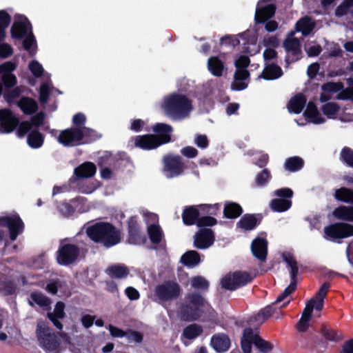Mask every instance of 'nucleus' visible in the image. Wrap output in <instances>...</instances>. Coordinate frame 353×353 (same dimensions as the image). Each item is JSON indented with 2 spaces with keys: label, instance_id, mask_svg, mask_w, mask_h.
Returning <instances> with one entry per match:
<instances>
[{
  "label": "nucleus",
  "instance_id": "obj_1",
  "mask_svg": "<svg viewBox=\"0 0 353 353\" xmlns=\"http://www.w3.org/2000/svg\"><path fill=\"white\" fill-rule=\"evenodd\" d=\"M85 233L90 240L108 249L122 241L121 230L110 222L99 221L86 228Z\"/></svg>",
  "mask_w": 353,
  "mask_h": 353
},
{
  "label": "nucleus",
  "instance_id": "obj_2",
  "mask_svg": "<svg viewBox=\"0 0 353 353\" xmlns=\"http://www.w3.org/2000/svg\"><path fill=\"white\" fill-rule=\"evenodd\" d=\"M163 108L168 117L174 120H181L189 115L192 105L185 95L174 92L165 98Z\"/></svg>",
  "mask_w": 353,
  "mask_h": 353
},
{
  "label": "nucleus",
  "instance_id": "obj_3",
  "mask_svg": "<svg viewBox=\"0 0 353 353\" xmlns=\"http://www.w3.org/2000/svg\"><path fill=\"white\" fill-rule=\"evenodd\" d=\"M163 172L168 178H174L182 174L185 168L194 170L196 168V165L193 162H184L179 155L166 154L163 157Z\"/></svg>",
  "mask_w": 353,
  "mask_h": 353
},
{
  "label": "nucleus",
  "instance_id": "obj_4",
  "mask_svg": "<svg viewBox=\"0 0 353 353\" xmlns=\"http://www.w3.org/2000/svg\"><path fill=\"white\" fill-rule=\"evenodd\" d=\"M61 241L56 252V261L60 265L69 266L75 263L81 254V249L77 244Z\"/></svg>",
  "mask_w": 353,
  "mask_h": 353
},
{
  "label": "nucleus",
  "instance_id": "obj_5",
  "mask_svg": "<svg viewBox=\"0 0 353 353\" xmlns=\"http://www.w3.org/2000/svg\"><path fill=\"white\" fill-rule=\"evenodd\" d=\"M254 279L246 271H235L224 276L220 281V285L223 289L234 291L250 283Z\"/></svg>",
  "mask_w": 353,
  "mask_h": 353
},
{
  "label": "nucleus",
  "instance_id": "obj_6",
  "mask_svg": "<svg viewBox=\"0 0 353 353\" xmlns=\"http://www.w3.org/2000/svg\"><path fill=\"white\" fill-rule=\"evenodd\" d=\"M289 303L290 301L283 303L281 305H279V303L275 302L272 303L261 310L256 315L251 316L248 320V324L251 326L258 327L270 316L276 319H280L283 315L281 309L285 307Z\"/></svg>",
  "mask_w": 353,
  "mask_h": 353
},
{
  "label": "nucleus",
  "instance_id": "obj_7",
  "mask_svg": "<svg viewBox=\"0 0 353 353\" xmlns=\"http://www.w3.org/2000/svg\"><path fill=\"white\" fill-rule=\"evenodd\" d=\"M37 336L40 345L48 352L57 350L59 347V343L51 330L45 322H40L37 326Z\"/></svg>",
  "mask_w": 353,
  "mask_h": 353
},
{
  "label": "nucleus",
  "instance_id": "obj_8",
  "mask_svg": "<svg viewBox=\"0 0 353 353\" xmlns=\"http://www.w3.org/2000/svg\"><path fill=\"white\" fill-rule=\"evenodd\" d=\"M179 316L185 321L199 319V292L188 294L185 304L180 309Z\"/></svg>",
  "mask_w": 353,
  "mask_h": 353
},
{
  "label": "nucleus",
  "instance_id": "obj_9",
  "mask_svg": "<svg viewBox=\"0 0 353 353\" xmlns=\"http://www.w3.org/2000/svg\"><path fill=\"white\" fill-rule=\"evenodd\" d=\"M324 233L332 241L347 238L353 236V225L343 222L332 223L324 228Z\"/></svg>",
  "mask_w": 353,
  "mask_h": 353
},
{
  "label": "nucleus",
  "instance_id": "obj_10",
  "mask_svg": "<svg viewBox=\"0 0 353 353\" xmlns=\"http://www.w3.org/2000/svg\"><path fill=\"white\" fill-rule=\"evenodd\" d=\"M179 285L172 281H165L156 286L154 293L161 301H168L176 299L180 294Z\"/></svg>",
  "mask_w": 353,
  "mask_h": 353
},
{
  "label": "nucleus",
  "instance_id": "obj_11",
  "mask_svg": "<svg viewBox=\"0 0 353 353\" xmlns=\"http://www.w3.org/2000/svg\"><path fill=\"white\" fill-rule=\"evenodd\" d=\"M0 224L3 228L8 229L10 239L14 241L23 232L24 223L18 214L0 217Z\"/></svg>",
  "mask_w": 353,
  "mask_h": 353
},
{
  "label": "nucleus",
  "instance_id": "obj_12",
  "mask_svg": "<svg viewBox=\"0 0 353 353\" xmlns=\"http://www.w3.org/2000/svg\"><path fill=\"white\" fill-rule=\"evenodd\" d=\"M58 142L65 147L82 145L81 128H69L61 130L57 137Z\"/></svg>",
  "mask_w": 353,
  "mask_h": 353
},
{
  "label": "nucleus",
  "instance_id": "obj_13",
  "mask_svg": "<svg viewBox=\"0 0 353 353\" xmlns=\"http://www.w3.org/2000/svg\"><path fill=\"white\" fill-rule=\"evenodd\" d=\"M200 322L208 328L214 327L218 322V314L200 294Z\"/></svg>",
  "mask_w": 353,
  "mask_h": 353
},
{
  "label": "nucleus",
  "instance_id": "obj_14",
  "mask_svg": "<svg viewBox=\"0 0 353 353\" xmlns=\"http://www.w3.org/2000/svg\"><path fill=\"white\" fill-rule=\"evenodd\" d=\"M19 125V119L9 108L0 110V132L8 134L13 132Z\"/></svg>",
  "mask_w": 353,
  "mask_h": 353
},
{
  "label": "nucleus",
  "instance_id": "obj_15",
  "mask_svg": "<svg viewBox=\"0 0 353 353\" xmlns=\"http://www.w3.org/2000/svg\"><path fill=\"white\" fill-rule=\"evenodd\" d=\"M128 241L130 244H144L146 237L142 234L137 216H130L128 221Z\"/></svg>",
  "mask_w": 353,
  "mask_h": 353
},
{
  "label": "nucleus",
  "instance_id": "obj_16",
  "mask_svg": "<svg viewBox=\"0 0 353 353\" xmlns=\"http://www.w3.org/2000/svg\"><path fill=\"white\" fill-rule=\"evenodd\" d=\"M32 32V26L28 19L23 16L20 20L15 21L10 28L11 37L15 40H21Z\"/></svg>",
  "mask_w": 353,
  "mask_h": 353
},
{
  "label": "nucleus",
  "instance_id": "obj_17",
  "mask_svg": "<svg viewBox=\"0 0 353 353\" xmlns=\"http://www.w3.org/2000/svg\"><path fill=\"white\" fill-rule=\"evenodd\" d=\"M283 47L287 52H290L292 58L287 56L285 61L288 66L290 63L299 61L301 58V45L296 37L287 38L283 42Z\"/></svg>",
  "mask_w": 353,
  "mask_h": 353
},
{
  "label": "nucleus",
  "instance_id": "obj_18",
  "mask_svg": "<svg viewBox=\"0 0 353 353\" xmlns=\"http://www.w3.org/2000/svg\"><path fill=\"white\" fill-rule=\"evenodd\" d=\"M16 65L11 61H6L0 65V79L6 88H13L17 83L16 76L12 72Z\"/></svg>",
  "mask_w": 353,
  "mask_h": 353
},
{
  "label": "nucleus",
  "instance_id": "obj_19",
  "mask_svg": "<svg viewBox=\"0 0 353 353\" xmlns=\"http://www.w3.org/2000/svg\"><path fill=\"white\" fill-rule=\"evenodd\" d=\"M155 133L154 137L160 145L166 144L171 141V133L173 131L172 127L167 123H157L152 127Z\"/></svg>",
  "mask_w": 353,
  "mask_h": 353
},
{
  "label": "nucleus",
  "instance_id": "obj_20",
  "mask_svg": "<svg viewBox=\"0 0 353 353\" xmlns=\"http://www.w3.org/2000/svg\"><path fill=\"white\" fill-rule=\"evenodd\" d=\"M262 218L261 214H245L237 222L236 226L245 231H250L261 223Z\"/></svg>",
  "mask_w": 353,
  "mask_h": 353
},
{
  "label": "nucleus",
  "instance_id": "obj_21",
  "mask_svg": "<svg viewBox=\"0 0 353 353\" xmlns=\"http://www.w3.org/2000/svg\"><path fill=\"white\" fill-rule=\"evenodd\" d=\"M207 68L214 77H221L228 70L225 61L219 56H211L208 58Z\"/></svg>",
  "mask_w": 353,
  "mask_h": 353
},
{
  "label": "nucleus",
  "instance_id": "obj_22",
  "mask_svg": "<svg viewBox=\"0 0 353 353\" xmlns=\"http://www.w3.org/2000/svg\"><path fill=\"white\" fill-rule=\"evenodd\" d=\"M251 251L254 257L261 261H265L268 255V241L257 237L251 243Z\"/></svg>",
  "mask_w": 353,
  "mask_h": 353
},
{
  "label": "nucleus",
  "instance_id": "obj_23",
  "mask_svg": "<svg viewBox=\"0 0 353 353\" xmlns=\"http://www.w3.org/2000/svg\"><path fill=\"white\" fill-rule=\"evenodd\" d=\"M210 344L216 352L224 353L230 349L231 341L226 334L218 333L212 336Z\"/></svg>",
  "mask_w": 353,
  "mask_h": 353
},
{
  "label": "nucleus",
  "instance_id": "obj_24",
  "mask_svg": "<svg viewBox=\"0 0 353 353\" xmlns=\"http://www.w3.org/2000/svg\"><path fill=\"white\" fill-rule=\"evenodd\" d=\"M134 145L144 150H151L161 146L154 134L138 135L134 138Z\"/></svg>",
  "mask_w": 353,
  "mask_h": 353
},
{
  "label": "nucleus",
  "instance_id": "obj_25",
  "mask_svg": "<svg viewBox=\"0 0 353 353\" xmlns=\"http://www.w3.org/2000/svg\"><path fill=\"white\" fill-rule=\"evenodd\" d=\"M276 6L268 4L265 6L257 7L255 12L254 21L256 24H263L272 18L276 12Z\"/></svg>",
  "mask_w": 353,
  "mask_h": 353
},
{
  "label": "nucleus",
  "instance_id": "obj_26",
  "mask_svg": "<svg viewBox=\"0 0 353 353\" xmlns=\"http://www.w3.org/2000/svg\"><path fill=\"white\" fill-rule=\"evenodd\" d=\"M85 199L81 196L76 197L70 201H62L57 205L59 212L65 217L72 216L78 208L79 204H83Z\"/></svg>",
  "mask_w": 353,
  "mask_h": 353
},
{
  "label": "nucleus",
  "instance_id": "obj_27",
  "mask_svg": "<svg viewBox=\"0 0 353 353\" xmlns=\"http://www.w3.org/2000/svg\"><path fill=\"white\" fill-rule=\"evenodd\" d=\"M250 77V72L247 69H236L234 74V81L231 84V88L234 90L241 91L248 87V83L243 81Z\"/></svg>",
  "mask_w": 353,
  "mask_h": 353
},
{
  "label": "nucleus",
  "instance_id": "obj_28",
  "mask_svg": "<svg viewBox=\"0 0 353 353\" xmlns=\"http://www.w3.org/2000/svg\"><path fill=\"white\" fill-rule=\"evenodd\" d=\"M243 212L240 204L233 201H225L223 208V217L228 219H235Z\"/></svg>",
  "mask_w": 353,
  "mask_h": 353
},
{
  "label": "nucleus",
  "instance_id": "obj_29",
  "mask_svg": "<svg viewBox=\"0 0 353 353\" xmlns=\"http://www.w3.org/2000/svg\"><path fill=\"white\" fill-rule=\"evenodd\" d=\"M97 171L95 165L92 162H85L74 169V175L77 179L92 177Z\"/></svg>",
  "mask_w": 353,
  "mask_h": 353
},
{
  "label": "nucleus",
  "instance_id": "obj_30",
  "mask_svg": "<svg viewBox=\"0 0 353 353\" xmlns=\"http://www.w3.org/2000/svg\"><path fill=\"white\" fill-rule=\"evenodd\" d=\"M307 102L306 97L303 94H298L291 98L288 103L290 112L299 114L302 112Z\"/></svg>",
  "mask_w": 353,
  "mask_h": 353
},
{
  "label": "nucleus",
  "instance_id": "obj_31",
  "mask_svg": "<svg viewBox=\"0 0 353 353\" xmlns=\"http://www.w3.org/2000/svg\"><path fill=\"white\" fill-rule=\"evenodd\" d=\"M215 241V233L211 228H200V250L210 248Z\"/></svg>",
  "mask_w": 353,
  "mask_h": 353
},
{
  "label": "nucleus",
  "instance_id": "obj_32",
  "mask_svg": "<svg viewBox=\"0 0 353 353\" xmlns=\"http://www.w3.org/2000/svg\"><path fill=\"white\" fill-rule=\"evenodd\" d=\"M283 74L281 68L273 63L265 65L260 77L265 80H274L280 78Z\"/></svg>",
  "mask_w": 353,
  "mask_h": 353
},
{
  "label": "nucleus",
  "instance_id": "obj_33",
  "mask_svg": "<svg viewBox=\"0 0 353 353\" xmlns=\"http://www.w3.org/2000/svg\"><path fill=\"white\" fill-rule=\"evenodd\" d=\"M182 219L185 225L196 224L199 227V209L195 206L187 207L183 212Z\"/></svg>",
  "mask_w": 353,
  "mask_h": 353
},
{
  "label": "nucleus",
  "instance_id": "obj_34",
  "mask_svg": "<svg viewBox=\"0 0 353 353\" xmlns=\"http://www.w3.org/2000/svg\"><path fill=\"white\" fill-rule=\"evenodd\" d=\"M17 105L25 114H32L38 110L37 101L28 97H22Z\"/></svg>",
  "mask_w": 353,
  "mask_h": 353
},
{
  "label": "nucleus",
  "instance_id": "obj_35",
  "mask_svg": "<svg viewBox=\"0 0 353 353\" xmlns=\"http://www.w3.org/2000/svg\"><path fill=\"white\" fill-rule=\"evenodd\" d=\"M332 215L337 219L353 222V206L340 205L334 210Z\"/></svg>",
  "mask_w": 353,
  "mask_h": 353
},
{
  "label": "nucleus",
  "instance_id": "obj_36",
  "mask_svg": "<svg viewBox=\"0 0 353 353\" xmlns=\"http://www.w3.org/2000/svg\"><path fill=\"white\" fill-rule=\"evenodd\" d=\"M303 114L305 117L312 119V122L315 124L323 123L325 121V119L321 117L315 103L312 101L307 103Z\"/></svg>",
  "mask_w": 353,
  "mask_h": 353
},
{
  "label": "nucleus",
  "instance_id": "obj_37",
  "mask_svg": "<svg viewBox=\"0 0 353 353\" xmlns=\"http://www.w3.org/2000/svg\"><path fill=\"white\" fill-rule=\"evenodd\" d=\"M314 26L311 18L305 16L296 23L295 30L296 32H301L303 36H307L314 30Z\"/></svg>",
  "mask_w": 353,
  "mask_h": 353
},
{
  "label": "nucleus",
  "instance_id": "obj_38",
  "mask_svg": "<svg viewBox=\"0 0 353 353\" xmlns=\"http://www.w3.org/2000/svg\"><path fill=\"white\" fill-rule=\"evenodd\" d=\"M254 344V331L250 327L243 330L241 341V349L244 353H251L252 345Z\"/></svg>",
  "mask_w": 353,
  "mask_h": 353
},
{
  "label": "nucleus",
  "instance_id": "obj_39",
  "mask_svg": "<svg viewBox=\"0 0 353 353\" xmlns=\"http://www.w3.org/2000/svg\"><path fill=\"white\" fill-rule=\"evenodd\" d=\"M334 199L340 202L353 204V190L345 187L336 189L334 194Z\"/></svg>",
  "mask_w": 353,
  "mask_h": 353
},
{
  "label": "nucleus",
  "instance_id": "obj_40",
  "mask_svg": "<svg viewBox=\"0 0 353 353\" xmlns=\"http://www.w3.org/2000/svg\"><path fill=\"white\" fill-rule=\"evenodd\" d=\"M304 166V161L299 157L294 156L286 159L284 168L290 172H296L301 170Z\"/></svg>",
  "mask_w": 353,
  "mask_h": 353
},
{
  "label": "nucleus",
  "instance_id": "obj_41",
  "mask_svg": "<svg viewBox=\"0 0 353 353\" xmlns=\"http://www.w3.org/2000/svg\"><path fill=\"white\" fill-rule=\"evenodd\" d=\"M44 141V136L38 130H33L29 132L27 137V143L32 148H41Z\"/></svg>",
  "mask_w": 353,
  "mask_h": 353
},
{
  "label": "nucleus",
  "instance_id": "obj_42",
  "mask_svg": "<svg viewBox=\"0 0 353 353\" xmlns=\"http://www.w3.org/2000/svg\"><path fill=\"white\" fill-rule=\"evenodd\" d=\"M106 273L112 278L122 279L129 274L127 267L121 265H113L106 270Z\"/></svg>",
  "mask_w": 353,
  "mask_h": 353
},
{
  "label": "nucleus",
  "instance_id": "obj_43",
  "mask_svg": "<svg viewBox=\"0 0 353 353\" xmlns=\"http://www.w3.org/2000/svg\"><path fill=\"white\" fill-rule=\"evenodd\" d=\"M292 203L291 200L277 198L271 201L270 206L274 212H283L289 210Z\"/></svg>",
  "mask_w": 353,
  "mask_h": 353
},
{
  "label": "nucleus",
  "instance_id": "obj_44",
  "mask_svg": "<svg viewBox=\"0 0 353 353\" xmlns=\"http://www.w3.org/2000/svg\"><path fill=\"white\" fill-rule=\"evenodd\" d=\"M180 261L189 268H192L199 264V253L194 250H190L184 253Z\"/></svg>",
  "mask_w": 353,
  "mask_h": 353
},
{
  "label": "nucleus",
  "instance_id": "obj_45",
  "mask_svg": "<svg viewBox=\"0 0 353 353\" xmlns=\"http://www.w3.org/2000/svg\"><path fill=\"white\" fill-rule=\"evenodd\" d=\"M330 284L329 282L323 283L316 294L315 302L317 303L316 311H321L323 308L324 299L325 298Z\"/></svg>",
  "mask_w": 353,
  "mask_h": 353
},
{
  "label": "nucleus",
  "instance_id": "obj_46",
  "mask_svg": "<svg viewBox=\"0 0 353 353\" xmlns=\"http://www.w3.org/2000/svg\"><path fill=\"white\" fill-rule=\"evenodd\" d=\"M82 132V144H89L97 141L101 137V134L96 130L88 128H81Z\"/></svg>",
  "mask_w": 353,
  "mask_h": 353
},
{
  "label": "nucleus",
  "instance_id": "obj_47",
  "mask_svg": "<svg viewBox=\"0 0 353 353\" xmlns=\"http://www.w3.org/2000/svg\"><path fill=\"white\" fill-rule=\"evenodd\" d=\"M321 334L327 341L332 342H339L343 340V336L341 333L336 330H333L326 325H323L321 327Z\"/></svg>",
  "mask_w": 353,
  "mask_h": 353
},
{
  "label": "nucleus",
  "instance_id": "obj_48",
  "mask_svg": "<svg viewBox=\"0 0 353 353\" xmlns=\"http://www.w3.org/2000/svg\"><path fill=\"white\" fill-rule=\"evenodd\" d=\"M254 345L262 353H268L273 349V345L254 333Z\"/></svg>",
  "mask_w": 353,
  "mask_h": 353
},
{
  "label": "nucleus",
  "instance_id": "obj_49",
  "mask_svg": "<svg viewBox=\"0 0 353 353\" xmlns=\"http://www.w3.org/2000/svg\"><path fill=\"white\" fill-rule=\"evenodd\" d=\"M321 109L328 119H335L340 110V106L335 102H327L323 104Z\"/></svg>",
  "mask_w": 353,
  "mask_h": 353
},
{
  "label": "nucleus",
  "instance_id": "obj_50",
  "mask_svg": "<svg viewBox=\"0 0 353 353\" xmlns=\"http://www.w3.org/2000/svg\"><path fill=\"white\" fill-rule=\"evenodd\" d=\"M148 234L150 241L154 244H158L161 241L163 232L159 225L151 224L148 228Z\"/></svg>",
  "mask_w": 353,
  "mask_h": 353
},
{
  "label": "nucleus",
  "instance_id": "obj_51",
  "mask_svg": "<svg viewBox=\"0 0 353 353\" xmlns=\"http://www.w3.org/2000/svg\"><path fill=\"white\" fill-rule=\"evenodd\" d=\"M23 39L22 44L24 50L28 51L30 56H34L36 52L37 41L33 32H30Z\"/></svg>",
  "mask_w": 353,
  "mask_h": 353
},
{
  "label": "nucleus",
  "instance_id": "obj_52",
  "mask_svg": "<svg viewBox=\"0 0 353 353\" xmlns=\"http://www.w3.org/2000/svg\"><path fill=\"white\" fill-rule=\"evenodd\" d=\"M5 88V90L3 94L4 100L9 104L12 103L15 99L19 98L22 92V90L20 87L13 88Z\"/></svg>",
  "mask_w": 353,
  "mask_h": 353
},
{
  "label": "nucleus",
  "instance_id": "obj_53",
  "mask_svg": "<svg viewBox=\"0 0 353 353\" xmlns=\"http://www.w3.org/2000/svg\"><path fill=\"white\" fill-rule=\"evenodd\" d=\"M199 336V325L193 323L185 327L181 334V338L192 340Z\"/></svg>",
  "mask_w": 353,
  "mask_h": 353
},
{
  "label": "nucleus",
  "instance_id": "obj_54",
  "mask_svg": "<svg viewBox=\"0 0 353 353\" xmlns=\"http://www.w3.org/2000/svg\"><path fill=\"white\" fill-rule=\"evenodd\" d=\"M221 205L214 204H200V213L208 214V216H216L220 211Z\"/></svg>",
  "mask_w": 353,
  "mask_h": 353
},
{
  "label": "nucleus",
  "instance_id": "obj_55",
  "mask_svg": "<svg viewBox=\"0 0 353 353\" xmlns=\"http://www.w3.org/2000/svg\"><path fill=\"white\" fill-rule=\"evenodd\" d=\"M128 343H141L143 340V334L138 331L129 329L125 336Z\"/></svg>",
  "mask_w": 353,
  "mask_h": 353
},
{
  "label": "nucleus",
  "instance_id": "obj_56",
  "mask_svg": "<svg viewBox=\"0 0 353 353\" xmlns=\"http://www.w3.org/2000/svg\"><path fill=\"white\" fill-rule=\"evenodd\" d=\"M344 85L342 82H327L324 83L321 88L325 92L334 93L343 90Z\"/></svg>",
  "mask_w": 353,
  "mask_h": 353
},
{
  "label": "nucleus",
  "instance_id": "obj_57",
  "mask_svg": "<svg viewBox=\"0 0 353 353\" xmlns=\"http://www.w3.org/2000/svg\"><path fill=\"white\" fill-rule=\"evenodd\" d=\"M271 178V174L268 169H263L259 172L255 179V183L257 186L263 187L265 185Z\"/></svg>",
  "mask_w": 353,
  "mask_h": 353
},
{
  "label": "nucleus",
  "instance_id": "obj_58",
  "mask_svg": "<svg viewBox=\"0 0 353 353\" xmlns=\"http://www.w3.org/2000/svg\"><path fill=\"white\" fill-rule=\"evenodd\" d=\"M341 159L349 167L353 168V150L348 147L342 149L341 154Z\"/></svg>",
  "mask_w": 353,
  "mask_h": 353
},
{
  "label": "nucleus",
  "instance_id": "obj_59",
  "mask_svg": "<svg viewBox=\"0 0 353 353\" xmlns=\"http://www.w3.org/2000/svg\"><path fill=\"white\" fill-rule=\"evenodd\" d=\"M31 299L40 307H48L50 304V299L41 293H32Z\"/></svg>",
  "mask_w": 353,
  "mask_h": 353
},
{
  "label": "nucleus",
  "instance_id": "obj_60",
  "mask_svg": "<svg viewBox=\"0 0 353 353\" xmlns=\"http://www.w3.org/2000/svg\"><path fill=\"white\" fill-rule=\"evenodd\" d=\"M316 305L317 303L315 302V299H311L307 302L301 316L311 320L313 310L314 309L316 310Z\"/></svg>",
  "mask_w": 353,
  "mask_h": 353
},
{
  "label": "nucleus",
  "instance_id": "obj_61",
  "mask_svg": "<svg viewBox=\"0 0 353 353\" xmlns=\"http://www.w3.org/2000/svg\"><path fill=\"white\" fill-rule=\"evenodd\" d=\"M17 135L18 137L21 138L23 137L28 132H30L31 128V123L28 121H24L21 123L19 122V125H17Z\"/></svg>",
  "mask_w": 353,
  "mask_h": 353
},
{
  "label": "nucleus",
  "instance_id": "obj_62",
  "mask_svg": "<svg viewBox=\"0 0 353 353\" xmlns=\"http://www.w3.org/2000/svg\"><path fill=\"white\" fill-rule=\"evenodd\" d=\"M218 221L212 216H200V228H209L217 224Z\"/></svg>",
  "mask_w": 353,
  "mask_h": 353
},
{
  "label": "nucleus",
  "instance_id": "obj_63",
  "mask_svg": "<svg viewBox=\"0 0 353 353\" xmlns=\"http://www.w3.org/2000/svg\"><path fill=\"white\" fill-rule=\"evenodd\" d=\"M240 41L239 38L235 35H225L221 38L220 44L224 46H230L236 47L239 46Z\"/></svg>",
  "mask_w": 353,
  "mask_h": 353
},
{
  "label": "nucleus",
  "instance_id": "obj_64",
  "mask_svg": "<svg viewBox=\"0 0 353 353\" xmlns=\"http://www.w3.org/2000/svg\"><path fill=\"white\" fill-rule=\"evenodd\" d=\"M29 69L32 74L37 78H39L43 75V68L37 61H32L29 63Z\"/></svg>",
  "mask_w": 353,
  "mask_h": 353
}]
</instances>
